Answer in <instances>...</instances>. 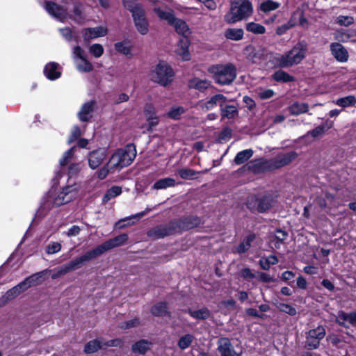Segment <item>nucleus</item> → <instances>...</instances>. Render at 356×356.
<instances>
[{"label":"nucleus","instance_id":"nucleus-1","mask_svg":"<svg viewBox=\"0 0 356 356\" xmlns=\"http://www.w3.org/2000/svg\"><path fill=\"white\" fill-rule=\"evenodd\" d=\"M307 44L305 42H298L293 48L284 54H274L271 55L270 61L281 68L290 67L300 64L305 58Z\"/></svg>","mask_w":356,"mask_h":356},{"label":"nucleus","instance_id":"nucleus-2","mask_svg":"<svg viewBox=\"0 0 356 356\" xmlns=\"http://www.w3.org/2000/svg\"><path fill=\"white\" fill-rule=\"evenodd\" d=\"M44 8L49 15L60 22H64L70 18L76 24H82L86 19V16L80 3H74L72 13L70 15L65 8L51 1H46L44 3Z\"/></svg>","mask_w":356,"mask_h":356},{"label":"nucleus","instance_id":"nucleus-3","mask_svg":"<svg viewBox=\"0 0 356 356\" xmlns=\"http://www.w3.org/2000/svg\"><path fill=\"white\" fill-rule=\"evenodd\" d=\"M123 6L131 13L137 31L141 35L147 34L149 32V23L145 17V10L143 5L136 0H123Z\"/></svg>","mask_w":356,"mask_h":356},{"label":"nucleus","instance_id":"nucleus-4","mask_svg":"<svg viewBox=\"0 0 356 356\" xmlns=\"http://www.w3.org/2000/svg\"><path fill=\"white\" fill-rule=\"evenodd\" d=\"M252 12V5L249 0H233L229 12L225 15V20L229 24H234L246 19Z\"/></svg>","mask_w":356,"mask_h":356},{"label":"nucleus","instance_id":"nucleus-5","mask_svg":"<svg viewBox=\"0 0 356 356\" xmlns=\"http://www.w3.org/2000/svg\"><path fill=\"white\" fill-rule=\"evenodd\" d=\"M215 81L220 85H228L234 81L236 76V69L231 63L215 65L209 68Z\"/></svg>","mask_w":356,"mask_h":356},{"label":"nucleus","instance_id":"nucleus-6","mask_svg":"<svg viewBox=\"0 0 356 356\" xmlns=\"http://www.w3.org/2000/svg\"><path fill=\"white\" fill-rule=\"evenodd\" d=\"M77 187L75 186H67L58 193L51 192L47 201L44 204L45 208L50 207H59L70 202L76 197Z\"/></svg>","mask_w":356,"mask_h":356},{"label":"nucleus","instance_id":"nucleus-7","mask_svg":"<svg viewBox=\"0 0 356 356\" xmlns=\"http://www.w3.org/2000/svg\"><path fill=\"white\" fill-rule=\"evenodd\" d=\"M136 156V147L129 144L124 148L117 150L111 156L109 163L112 168H122L129 165Z\"/></svg>","mask_w":356,"mask_h":356},{"label":"nucleus","instance_id":"nucleus-8","mask_svg":"<svg viewBox=\"0 0 356 356\" xmlns=\"http://www.w3.org/2000/svg\"><path fill=\"white\" fill-rule=\"evenodd\" d=\"M151 76L154 81L165 86L172 81L174 72L168 64L160 62L152 71Z\"/></svg>","mask_w":356,"mask_h":356},{"label":"nucleus","instance_id":"nucleus-9","mask_svg":"<svg viewBox=\"0 0 356 356\" xmlns=\"http://www.w3.org/2000/svg\"><path fill=\"white\" fill-rule=\"evenodd\" d=\"M72 58L76 69L81 72H89L93 69L91 63L86 57L84 50L79 46L73 48Z\"/></svg>","mask_w":356,"mask_h":356},{"label":"nucleus","instance_id":"nucleus-10","mask_svg":"<svg viewBox=\"0 0 356 356\" xmlns=\"http://www.w3.org/2000/svg\"><path fill=\"white\" fill-rule=\"evenodd\" d=\"M325 336V330L323 326H318L314 329L309 330L306 336V346L309 350L318 348L320 341Z\"/></svg>","mask_w":356,"mask_h":356},{"label":"nucleus","instance_id":"nucleus-11","mask_svg":"<svg viewBox=\"0 0 356 356\" xmlns=\"http://www.w3.org/2000/svg\"><path fill=\"white\" fill-rule=\"evenodd\" d=\"M297 157L295 152H289L282 154H278L269 161V167L273 169L282 168L294 160Z\"/></svg>","mask_w":356,"mask_h":356},{"label":"nucleus","instance_id":"nucleus-12","mask_svg":"<svg viewBox=\"0 0 356 356\" xmlns=\"http://www.w3.org/2000/svg\"><path fill=\"white\" fill-rule=\"evenodd\" d=\"M149 1L154 4L153 11L156 13L158 17L161 20L166 21L170 25L172 24L175 18L174 11L170 8L156 4V2L157 1L156 0Z\"/></svg>","mask_w":356,"mask_h":356},{"label":"nucleus","instance_id":"nucleus-13","mask_svg":"<svg viewBox=\"0 0 356 356\" xmlns=\"http://www.w3.org/2000/svg\"><path fill=\"white\" fill-rule=\"evenodd\" d=\"M227 102V98L223 95L217 94L211 97L207 101H200L198 103L199 107L204 111H207L213 109L217 105L220 107Z\"/></svg>","mask_w":356,"mask_h":356},{"label":"nucleus","instance_id":"nucleus-14","mask_svg":"<svg viewBox=\"0 0 356 356\" xmlns=\"http://www.w3.org/2000/svg\"><path fill=\"white\" fill-rule=\"evenodd\" d=\"M106 157V150L104 148H99L89 153L88 156V165L90 168L95 170L99 167Z\"/></svg>","mask_w":356,"mask_h":356},{"label":"nucleus","instance_id":"nucleus-15","mask_svg":"<svg viewBox=\"0 0 356 356\" xmlns=\"http://www.w3.org/2000/svg\"><path fill=\"white\" fill-rule=\"evenodd\" d=\"M34 280L33 276H31L26 278L24 281L20 282L17 286L13 287L10 290H8L5 295L8 298L9 300H11L16 298L18 295H19L22 292L26 291L27 289L31 287L33 281Z\"/></svg>","mask_w":356,"mask_h":356},{"label":"nucleus","instance_id":"nucleus-16","mask_svg":"<svg viewBox=\"0 0 356 356\" xmlns=\"http://www.w3.org/2000/svg\"><path fill=\"white\" fill-rule=\"evenodd\" d=\"M108 30L104 26H97L94 28H86L81 31L84 40L90 41V40L103 37L107 34Z\"/></svg>","mask_w":356,"mask_h":356},{"label":"nucleus","instance_id":"nucleus-17","mask_svg":"<svg viewBox=\"0 0 356 356\" xmlns=\"http://www.w3.org/2000/svg\"><path fill=\"white\" fill-rule=\"evenodd\" d=\"M218 350L221 356H240L227 338H221L218 342Z\"/></svg>","mask_w":356,"mask_h":356},{"label":"nucleus","instance_id":"nucleus-18","mask_svg":"<svg viewBox=\"0 0 356 356\" xmlns=\"http://www.w3.org/2000/svg\"><path fill=\"white\" fill-rule=\"evenodd\" d=\"M330 51L333 56L339 62L344 63L348 59V52L339 42H332L330 44Z\"/></svg>","mask_w":356,"mask_h":356},{"label":"nucleus","instance_id":"nucleus-19","mask_svg":"<svg viewBox=\"0 0 356 356\" xmlns=\"http://www.w3.org/2000/svg\"><path fill=\"white\" fill-rule=\"evenodd\" d=\"M356 34L355 29L346 30L340 29L336 30L333 33L334 39L339 42H353Z\"/></svg>","mask_w":356,"mask_h":356},{"label":"nucleus","instance_id":"nucleus-20","mask_svg":"<svg viewBox=\"0 0 356 356\" xmlns=\"http://www.w3.org/2000/svg\"><path fill=\"white\" fill-rule=\"evenodd\" d=\"M190 40L188 38H182L178 42L176 52L183 60L186 61L191 59V54L188 50Z\"/></svg>","mask_w":356,"mask_h":356},{"label":"nucleus","instance_id":"nucleus-21","mask_svg":"<svg viewBox=\"0 0 356 356\" xmlns=\"http://www.w3.org/2000/svg\"><path fill=\"white\" fill-rule=\"evenodd\" d=\"M61 67L55 62L47 63L44 68V74L49 80H56L61 75Z\"/></svg>","mask_w":356,"mask_h":356},{"label":"nucleus","instance_id":"nucleus-22","mask_svg":"<svg viewBox=\"0 0 356 356\" xmlns=\"http://www.w3.org/2000/svg\"><path fill=\"white\" fill-rule=\"evenodd\" d=\"M95 103L93 101L85 103L78 113L79 119L82 122H87L92 118Z\"/></svg>","mask_w":356,"mask_h":356},{"label":"nucleus","instance_id":"nucleus-23","mask_svg":"<svg viewBox=\"0 0 356 356\" xmlns=\"http://www.w3.org/2000/svg\"><path fill=\"white\" fill-rule=\"evenodd\" d=\"M172 233V227L169 226H158L154 229L149 231L148 236L150 237H154L156 238H163Z\"/></svg>","mask_w":356,"mask_h":356},{"label":"nucleus","instance_id":"nucleus-24","mask_svg":"<svg viewBox=\"0 0 356 356\" xmlns=\"http://www.w3.org/2000/svg\"><path fill=\"white\" fill-rule=\"evenodd\" d=\"M128 239V236L126 234H120L111 240L104 242L103 244L106 251H108L113 248L123 245Z\"/></svg>","mask_w":356,"mask_h":356},{"label":"nucleus","instance_id":"nucleus-25","mask_svg":"<svg viewBox=\"0 0 356 356\" xmlns=\"http://www.w3.org/2000/svg\"><path fill=\"white\" fill-rule=\"evenodd\" d=\"M188 86L191 88H194L203 92L211 86V81L207 79H201L200 78L195 77L189 81Z\"/></svg>","mask_w":356,"mask_h":356},{"label":"nucleus","instance_id":"nucleus-26","mask_svg":"<svg viewBox=\"0 0 356 356\" xmlns=\"http://www.w3.org/2000/svg\"><path fill=\"white\" fill-rule=\"evenodd\" d=\"M170 25L173 26L176 32L178 34L181 35L183 38H188V35L190 34V29L188 28L187 24L186 22L181 19L175 17L172 24Z\"/></svg>","mask_w":356,"mask_h":356},{"label":"nucleus","instance_id":"nucleus-27","mask_svg":"<svg viewBox=\"0 0 356 356\" xmlns=\"http://www.w3.org/2000/svg\"><path fill=\"white\" fill-rule=\"evenodd\" d=\"M176 185V181L174 179L170 177L163 178L156 181L152 188L153 190L159 191V190H164L168 188L174 187Z\"/></svg>","mask_w":356,"mask_h":356},{"label":"nucleus","instance_id":"nucleus-28","mask_svg":"<svg viewBox=\"0 0 356 356\" xmlns=\"http://www.w3.org/2000/svg\"><path fill=\"white\" fill-rule=\"evenodd\" d=\"M103 338H98L88 342L84 348L86 353H93L97 352L99 349L103 348Z\"/></svg>","mask_w":356,"mask_h":356},{"label":"nucleus","instance_id":"nucleus-29","mask_svg":"<svg viewBox=\"0 0 356 356\" xmlns=\"http://www.w3.org/2000/svg\"><path fill=\"white\" fill-rule=\"evenodd\" d=\"M105 252H106V250H105L103 244H101V245L97 246L93 250L87 252L86 253H85L84 254H83L81 257H82V259L85 263V262L89 261L97 257L98 256L102 254Z\"/></svg>","mask_w":356,"mask_h":356},{"label":"nucleus","instance_id":"nucleus-30","mask_svg":"<svg viewBox=\"0 0 356 356\" xmlns=\"http://www.w3.org/2000/svg\"><path fill=\"white\" fill-rule=\"evenodd\" d=\"M253 155L252 149H246L245 150L238 152L234 159L235 164L241 165L246 162Z\"/></svg>","mask_w":356,"mask_h":356},{"label":"nucleus","instance_id":"nucleus-31","mask_svg":"<svg viewBox=\"0 0 356 356\" xmlns=\"http://www.w3.org/2000/svg\"><path fill=\"white\" fill-rule=\"evenodd\" d=\"M220 110L222 117L227 119H232L238 115V109L233 105H222Z\"/></svg>","mask_w":356,"mask_h":356},{"label":"nucleus","instance_id":"nucleus-32","mask_svg":"<svg viewBox=\"0 0 356 356\" xmlns=\"http://www.w3.org/2000/svg\"><path fill=\"white\" fill-rule=\"evenodd\" d=\"M255 235L254 234H250L247 236L243 241L239 244V245L236 248V252L238 254L245 253L247 252L252 242L254 240Z\"/></svg>","mask_w":356,"mask_h":356},{"label":"nucleus","instance_id":"nucleus-33","mask_svg":"<svg viewBox=\"0 0 356 356\" xmlns=\"http://www.w3.org/2000/svg\"><path fill=\"white\" fill-rule=\"evenodd\" d=\"M272 77L275 81L277 82L287 83L294 80L293 76L282 70L276 71L272 75Z\"/></svg>","mask_w":356,"mask_h":356},{"label":"nucleus","instance_id":"nucleus-34","mask_svg":"<svg viewBox=\"0 0 356 356\" xmlns=\"http://www.w3.org/2000/svg\"><path fill=\"white\" fill-rule=\"evenodd\" d=\"M188 313L191 317L198 320L207 319L210 316V311L207 308H202L195 311L189 309L188 310Z\"/></svg>","mask_w":356,"mask_h":356},{"label":"nucleus","instance_id":"nucleus-35","mask_svg":"<svg viewBox=\"0 0 356 356\" xmlns=\"http://www.w3.org/2000/svg\"><path fill=\"white\" fill-rule=\"evenodd\" d=\"M280 3L272 0H266L261 3L259 9L264 13H269L279 8Z\"/></svg>","mask_w":356,"mask_h":356},{"label":"nucleus","instance_id":"nucleus-36","mask_svg":"<svg viewBox=\"0 0 356 356\" xmlns=\"http://www.w3.org/2000/svg\"><path fill=\"white\" fill-rule=\"evenodd\" d=\"M151 313L156 316H163L168 315L170 313L168 312L167 305L164 302H160L154 305L151 309Z\"/></svg>","mask_w":356,"mask_h":356},{"label":"nucleus","instance_id":"nucleus-37","mask_svg":"<svg viewBox=\"0 0 356 356\" xmlns=\"http://www.w3.org/2000/svg\"><path fill=\"white\" fill-rule=\"evenodd\" d=\"M244 35L242 29H228L225 33V35L227 39L233 40H240Z\"/></svg>","mask_w":356,"mask_h":356},{"label":"nucleus","instance_id":"nucleus-38","mask_svg":"<svg viewBox=\"0 0 356 356\" xmlns=\"http://www.w3.org/2000/svg\"><path fill=\"white\" fill-rule=\"evenodd\" d=\"M308 111V105L305 103L296 102L289 106V111L292 115H298L306 113Z\"/></svg>","mask_w":356,"mask_h":356},{"label":"nucleus","instance_id":"nucleus-39","mask_svg":"<svg viewBox=\"0 0 356 356\" xmlns=\"http://www.w3.org/2000/svg\"><path fill=\"white\" fill-rule=\"evenodd\" d=\"M278 262V259L275 255H270L267 257H262L259 263L261 268L264 270H268L271 265H275Z\"/></svg>","mask_w":356,"mask_h":356},{"label":"nucleus","instance_id":"nucleus-40","mask_svg":"<svg viewBox=\"0 0 356 356\" xmlns=\"http://www.w3.org/2000/svg\"><path fill=\"white\" fill-rule=\"evenodd\" d=\"M245 29L248 32L255 35L264 34L266 32V28L263 25L255 22L247 23Z\"/></svg>","mask_w":356,"mask_h":356},{"label":"nucleus","instance_id":"nucleus-41","mask_svg":"<svg viewBox=\"0 0 356 356\" xmlns=\"http://www.w3.org/2000/svg\"><path fill=\"white\" fill-rule=\"evenodd\" d=\"M325 198H326V200L325 199H321V198L317 200V204L319 205V207L321 208L326 207V206H327L326 201L328 202V204L330 206H332L333 207L337 208L339 206V202L335 201V197L334 195L327 193L325 195Z\"/></svg>","mask_w":356,"mask_h":356},{"label":"nucleus","instance_id":"nucleus-42","mask_svg":"<svg viewBox=\"0 0 356 356\" xmlns=\"http://www.w3.org/2000/svg\"><path fill=\"white\" fill-rule=\"evenodd\" d=\"M335 104L343 108L353 106L356 104V98L353 95H348L337 99Z\"/></svg>","mask_w":356,"mask_h":356},{"label":"nucleus","instance_id":"nucleus-43","mask_svg":"<svg viewBox=\"0 0 356 356\" xmlns=\"http://www.w3.org/2000/svg\"><path fill=\"white\" fill-rule=\"evenodd\" d=\"M150 344L147 340H140L133 345L132 350L134 353L144 354L149 348Z\"/></svg>","mask_w":356,"mask_h":356},{"label":"nucleus","instance_id":"nucleus-44","mask_svg":"<svg viewBox=\"0 0 356 356\" xmlns=\"http://www.w3.org/2000/svg\"><path fill=\"white\" fill-rule=\"evenodd\" d=\"M195 337H193V335L191 334H186L180 337V339L178 341L177 345L180 349L185 350L191 345Z\"/></svg>","mask_w":356,"mask_h":356},{"label":"nucleus","instance_id":"nucleus-45","mask_svg":"<svg viewBox=\"0 0 356 356\" xmlns=\"http://www.w3.org/2000/svg\"><path fill=\"white\" fill-rule=\"evenodd\" d=\"M122 193V188L120 186H114L109 188L103 197V202H107L113 197Z\"/></svg>","mask_w":356,"mask_h":356},{"label":"nucleus","instance_id":"nucleus-46","mask_svg":"<svg viewBox=\"0 0 356 356\" xmlns=\"http://www.w3.org/2000/svg\"><path fill=\"white\" fill-rule=\"evenodd\" d=\"M115 49L117 51H118L124 55H126V56L131 55V48L128 42L123 41V42H120L115 43Z\"/></svg>","mask_w":356,"mask_h":356},{"label":"nucleus","instance_id":"nucleus-47","mask_svg":"<svg viewBox=\"0 0 356 356\" xmlns=\"http://www.w3.org/2000/svg\"><path fill=\"white\" fill-rule=\"evenodd\" d=\"M271 206L272 200L267 197H264L259 200L257 209L259 212L263 213L269 209Z\"/></svg>","mask_w":356,"mask_h":356},{"label":"nucleus","instance_id":"nucleus-48","mask_svg":"<svg viewBox=\"0 0 356 356\" xmlns=\"http://www.w3.org/2000/svg\"><path fill=\"white\" fill-rule=\"evenodd\" d=\"M178 174L184 179H193L199 172L190 168H181L178 170Z\"/></svg>","mask_w":356,"mask_h":356},{"label":"nucleus","instance_id":"nucleus-49","mask_svg":"<svg viewBox=\"0 0 356 356\" xmlns=\"http://www.w3.org/2000/svg\"><path fill=\"white\" fill-rule=\"evenodd\" d=\"M276 307L282 312L286 313L290 316H295L297 314L296 309L293 306L285 303H277Z\"/></svg>","mask_w":356,"mask_h":356},{"label":"nucleus","instance_id":"nucleus-50","mask_svg":"<svg viewBox=\"0 0 356 356\" xmlns=\"http://www.w3.org/2000/svg\"><path fill=\"white\" fill-rule=\"evenodd\" d=\"M332 127V122L327 123L326 125H321L316 127L313 130L308 132V135H312L313 137H317L323 134L325 130L329 129Z\"/></svg>","mask_w":356,"mask_h":356},{"label":"nucleus","instance_id":"nucleus-51","mask_svg":"<svg viewBox=\"0 0 356 356\" xmlns=\"http://www.w3.org/2000/svg\"><path fill=\"white\" fill-rule=\"evenodd\" d=\"M62 245L59 242L51 241L45 248V252L47 254H53L60 251Z\"/></svg>","mask_w":356,"mask_h":356},{"label":"nucleus","instance_id":"nucleus-52","mask_svg":"<svg viewBox=\"0 0 356 356\" xmlns=\"http://www.w3.org/2000/svg\"><path fill=\"white\" fill-rule=\"evenodd\" d=\"M74 149L75 147H72L63 154V156L59 161V164L61 167L66 165L68 163V162L72 159L74 153Z\"/></svg>","mask_w":356,"mask_h":356},{"label":"nucleus","instance_id":"nucleus-53","mask_svg":"<svg viewBox=\"0 0 356 356\" xmlns=\"http://www.w3.org/2000/svg\"><path fill=\"white\" fill-rule=\"evenodd\" d=\"M336 23L340 26H349L354 23V18L351 16L339 15L336 19Z\"/></svg>","mask_w":356,"mask_h":356},{"label":"nucleus","instance_id":"nucleus-54","mask_svg":"<svg viewBox=\"0 0 356 356\" xmlns=\"http://www.w3.org/2000/svg\"><path fill=\"white\" fill-rule=\"evenodd\" d=\"M185 112L184 108L182 106H177L172 108L167 114V115L172 119L178 120L181 115Z\"/></svg>","mask_w":356,"mask_h":356},{"label":"nucleus","instance_id":"nucleus-55","mask_svg":"<svg viewBox=\"0 0 356 356\" xmlns=\"http://www.w3.org/2000/svg\"><path fill=\"white\" fill-rule=\"evenodd\" d=\"M89 51L95 58H99L104 53V48L100 44H93L90 47Z\"/></svg>","mask_w":356,"mask_h":356},{"label":"nucleus","instance_id":"nucleus-56","mask_svg":"<svg viewBox=\"0 0 356 356\" xmlns=\"http://www.w3.org/2000/svg\"><path fill=\"white\" fill-rule=\"evenodd\" d=\"M257 95L261 99H268L273 97L275 92L272 89L259 88L257 91Z\"/></svg>","mask_w":356,"mask_h":356},{"label":"nucleus","instance_id":"nucleus-57","mask_svg":"<svg viewBox=\"0 0 356 356\" xmlns=\"http://www.w3.org/2000/svg\"><path fill=\"white\" fill-rule=\"evenodd\" d=\"M236 306V301L233 299H229L226 300H223L220 303V307L221 309H225L227 312H230L234 309Z\"/></svg>","mask_w":356,"mask_h":356},{"label":"nucleus","instance_id":"nucleus-58","mask_svg":"<svg viewBox=\"0 0 356 356\" xmlns=\"http://www.w3.org/2000/svg\"><path fill=\"white\" fill-rule=\"evenodd\" d=\"M83 263H84V261H83L82 257H77V258L73 259L72 261L67 263V264L69 267L70 270L72 271V270H74L76 269L81 268V266L83 265Z\"/></svg>","mask_w":356,"mask_h":356},{"label":"nucleus","instance_id":"nucleus-59","mask_svg":"<svg viewBox=\"0 0 356 356\" xmlns=\"http://www.w3.org/2000/svg\"><path fill=\"white\" fill-rule=\"evenodd\" d=\"M340 317L343 318L346 322L350 323L352 325H356V313L351 312L349 314H346L344 312H342L340 314Z\"/></svg>","mask_w":356,"mask_h":356},{"label":"nucleus","instance_id":"nucleus-60","mask_svg":"<svg viewBox=\"0 0 356 356\" xmlns=\"http://www.w3.org/2000/svg\"><path fill=\"white\" fill-rule=\"evenodd\" d=\"M139 323H140L139 320L138 318H135L130 321L122 323L120 324V327L121 329L126 330V329H129V328L137 327L139 325Z\"/></svg>","mask_w":356,"mask_h":356},{"label":"nucleus","instance_id":"nucleus-61","mask_svg":"<svg viewBox=\"0 0 356 356\" xmlns=\"http://www.w3.org/2000/svg\"><path fill=\"white\" fill-rule=\"evenodd\" d=\"M81 164L79 163L70 164L68 168L69 177H72L74 175H76L81 170Z\"/></svg>","mask_w":356,"mask_h":356},{"label":"nucleus","instance_id":"nucleus-62","mask_svg":"<svg viewBox=\"0 0 356 356\" xmlns=\"http://www.w3.org/2000/svg\"><path fill=\"white\" fill-rule=\"evenodd\" d=\"M294 24L291 23V22H289L286 24H284L280 26H278L276 29V33L278 35H282L286 33L288 30L291 29Z\"/></svg>","mask_w":356,"mask_h":356},{"label":"nucleus","instance_id":"nucleus-63","mask_svg":"<svg viewBox=\"0 0 356 356\" xmlns=\"http://www.w3.org/2000/svg\"><path fill=\"white\" fill-rule=\"evenodd\" d=\"M81 135V131L80 128L78 126H74L72 129V133L70 136L68 143H72V142L78 139Z\"/></svg>","mask_w":356,"mask_h":356},{"label":"nucleus","instance_id":"nucleus-64","mask_svg":"<svg viewBox=\"0 0 356 356\" xmlns=\"http://www.w3.org/2000/svg\"><path fill=\"white\" fill-rule=\"evenodd\" d=\"M147 120L148 122L147 131H151L154 127L156 126L159 124V118L157 117L156 115H148L147 118Z\"/></svg>","mask_w":356,"mask_h":356}]
</instances>
